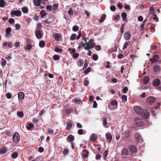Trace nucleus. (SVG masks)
Segmentation results:
<instances>
[{
	"label": "nucleus",
	"mask_w": 161,
	"mask_h": 161,
	"mask_svg": "<svg viewBox=\"0 0 161 161\" xmlns=\"http://www.w3.org/2000/svg\"><path fill=\"white\" fill-rule=\"evenodd\" d=\"M135 111L144 119H147L149 115V113L147 110L142 109L141 107L136 106L134 107Z\"/></svg>",
	"instance_id": "nucleus-1"
},
{
	"label": "nucleus",
	"mask_w": 161,
	"mask_h": 161,
	"mask_svg": "<svg viewBox=\"0 0 161 161\" xmlns=\"http://www.w3.org/2000/svg\"><path fill=\"white\" fill-rule=\"evenodd\" d=\"M42 30L41 29L36 28L35 31V34L37 38L40 39L42 38L43 34L42 33Z\"/></svg>",
	"instance_id": "nucleus-2"
},
{
	"label": "nucleus",
	"mask_w": 161,
	"mask_h": 161,
	"mask_svg": "<svg viewBox=\"0 0 161 161\" xmlns=\"http://www.w3.org/2000/svg\"><path fill=\"white\" fill-rule=\"evenodd\" d=\"M117 101L114 100L111 103L108 105V108L112 110H114L117 108Z\"/></svg>",
	"instance_id": "nucleus-3"
},
{
	"label": "nucleus",
	"mask_w": 161,
	"mask_h": 161,
	"mask_svg": "<svg viewBox=\"0 0 161 161\" xmlns=\"http://www.w3.org/2000/svg\"><path fill=\"white\" fill-rule=\"evenodd\" d=\"M135 125L138 126H142L143 124V122L142 119L138 118H136L134 119Z\"/></svg>",
	"instance_id": "nucleus-4"
},
{
	"label": "nucleus",
	"mask_w": 161,
	"mask_h": 161,
	"mask_svg": "<svg viewBox=\"0 0 161 161\" xmlns=\"http://www.w3.org/2000/svg\"><path fill=\"white\" fill-rule=\"evenodd\" d=\"M20 139L19 135L18 132H15L13 135V140L14 142L15 143L18 142Z\"/></svg>",
	"instance_id": "nucleus-5"
},
{
	"label": "nucleus",
	"mask_w": 161,
	"mask_h": 161,
	"mask_svg": "<svg viewBox=\"0 0 161 161\" xmlns=\"http://www.w3.org/2000/svg\"><path fill=\"white\" fill-rule=\"evenodd\" d=\"M156 101V98L155 97L152 96L148 97L147 100V103L149 104H152Z\"/></svg>",
	"instance_id": "nucleus-6"
},
{
	"label": "nucleus",
	"mask_w": 161,
	"mask_h": 161,
	"mask_svg": "<svg viewBox=\"0 0 161 161\" xmlns=\"http://www.w3.org/2000/svg\"><path fill=\"white\" fill-rule=\"evenodd\" d=\"M11 14L12 15L16 16L19 17L21 16V12L20 10H12L11 12Z\"/></svg>",
	"instance_id": "nucleus-7"
},
{
	"label": "nucleus",
	"mask_w": 161,
	"mask_h": 161,
	"mask_svg": "<svg viewBox=\"0 0 161 161\" xmlns=\"http://www.w3.org/2000/svg\"><path fill=\"white\" fill-rule=\"evenodd\" d=\"M89 44H90V47H89L88 46L87 47V49H91L92 48H93L96 45L95 43L94 42V40L92 39L89 40Z\"/></svg>",
	"instance_id": "nucleus-8"
},
{
	"label": "nucleus",
	"mask_w": 161,
	"mask_h": 161,
	"mask_svg": "<svg viewBox=\"0 0 161 161\" xmlns=\"http://www.w3.org/2000/svg\"><path fill=\"white\" fill-rule=\"evenodd\" d=\"M159 59V56L157 55L153 56L152 59H151V62L152 63H154L158 61Z\"/></svg>",
	"instance_id": "nucleus-9"
},
{
	"label": "nucleus",
	"mask_w": 161,
	"mask_h": 161,
	"mask_svg": "<svg viewBox=\"0 0 161 161\" xmlns=\"http://www.w3.org/2000/svg\"><path fill=\"white\" fill-rule=\"evenodd\" d=\"M11 29L10 27H8L6 30L5 36L6 37H8L11 35Z\"/></svg>",
	"instance_id": "nucleus-10"
},
{
	"label": "nucleus",
	"mask_w": 161,
	"mask_h": 161,
	"mask_svg": "<svg viewBox=\"0 0 161 161\" xmlns=\"http://www.w3.org/2000/svg\"><path fill=\"white\" fill-rule=\"evenodd\" d=\"M124 39L125 40H129L131 36V34L128 32H126L124 34Z\"/></svg>",
	"instance_id": "nucleus-11"
},
{
	"label": "nucleus",
	"mask_w": 161,
	"mask_h": 161,
	"mask_svg": "<svg viewBox=\"0 0 161 161\" xmlns=\"http://www.w3.org/2000/svg\"><path fill=\"white\" fill-rule=\"evenodd\" d=\"M121 15L122 18V20L125 22H127L128 20L127 18L126 13L125 12H123L122 13Z\"/></svg>",
	"instance_id": "nucleus-12"
},
{
	"label": "nucleus",
	"mask_w": 161,
	"mask_h": 161,
	"mask_svg": "<svg viewBox=\"0 0 161 161\" xmlns=\"http://www.w3.org/2000/svg\"><path fill=\"white\" fill-rule=\"evenodd\" d=\"M160 80L158 79H156L153 80V86H157L160 84Z\"/></svg>",
	"instance_id": "nucleus-13"
},
{
	"label": "nucleus",
	"mask_w": 161,
	"mask_h": 161,
	"mask_svg": "<svg viewBox=\"0 0 161 161\" xmlns=\"http://www.w3.org/2000/svg\"><path fill=\"white\" fill-rule=\"evenodd\" d=\"M129 149L131 152L134 153H136L137 151V149L136 147L133 146H130Z\"/></svg>",
	"instance_id": "nucleus-14"
},
{
	"label": "nucleus",
	"mask_w": 161,
	"mask_h": 161,
	"mask_svg": "<svg viewBox=\"0 0 161 161\" xmlns=\"http://www.w3.org/2000/svg\"><path fill=\"white\" fill-rule=\"evenodd\" d=\"M7 152V148L6 147L3 146L0 148V153L3 154Z\"/></svg>",
	"instance_id": "nucleus-15"
},
{
	"label": "nucleus",
	"mask_w": 161,
	"mask_h": 161,
	"mask_svg": "<svg viewBox=\"0 0 161 161\" xmlns=\"http://www.w3.org/2000/svg\"><path fill=\"white\" fill-rule=\"evenodd\" d=\"M18 97L19 100L22 101L24 98L25 95L23 92H19L18 93Z\"/></svg>",
	"instance_id": "nucleus-16"
},
{
	"label": "nucleus",
	"mask_w": 161,
	"mask_h": 161,
	"mask_svg": "<svg viewBox=\"0 0 161 161\" xmlns=\"http://www.w3.org/2000/svg\"><path fill=\"white\" fill-rule=\"evenodd\" d=\"M41 0H34L33 2L35 6H41Z\"/></svg>",
	"instance_id": "nucleus-17"
},
{
	"label": "nucleus",
	"mask_w": 161,
	"mask_h": 161,
	"mask_svg": "<svg viewBox=\"0 0 161 161\" xmlns=\"http://www.w3.org/2000/svg\"><path fill=\"white\" fill-rule=\"evenodd\" d=\"M136 142L137 143H138L140 141V136L139 134L138 133H136L135 134Z\"/></svg>",
	"instance_id": "nucleus-18"
},
{
	"label": "nucleus",
	"mask_w": 161,
	"mask_h": 161,
	"mask_svg": "<svg viewBox=\"0 0 161 161\" xmlns=\"http://www.w3.org/2000/svg\"><path fill=\"white\" fill-rule=\"evenodd\" d=\"M123 137L125 138H128L129 137L130 135L129 131L128 130H125L123 134Z\"/></svg>",
	"instance_id": "nucleus-19"
},
{
	"label": "nucleus",
	"mask_w": 161,
	"mask_h": 161,
	"mask_svg": "<svg viewBox=\"0 0 161 161\" xmlns=\"http://www.w3.org/2000/svg\"><path fill=\"white\" fill-rule=\"evenodd\" d=\"M128 150L126 148H124L121 152V155H128Z\"/></svg>",
	"instance_id": "nucleus-20"
},
{
	"label": "nucleus",
	"mask_w": 161,
	"mask_h": 161,
	"mask_svg": "<svg viewBox=\"0 0 161 161\" xmlns=\"http://www.w3.org/2000/svg\"><path fill=\"white\" fill-rule=\"evenodd\" d=\"M90 139L92 142H94L97 140V137L95 134H93L90 136Z\"/></svg>",
	"instance_id": "nucleus-21"
},
{
	"label": "nucleus",
	"mask_w": 161,
	"mask_h": 161,
	"mask_svg": "<svg viewBox=\"0 0 161 161\" xmlns=\"http://www.w3.org/2000/svg\"><path fill=\"white\" fill-rule=\"evenodd\" d=\"M67 139L69 142H72L74 141V137L72 135H70L67 137Z\"/></svg>",
	"instance_id": "nucleus-22"
},
{
	"label": "nucleus",
	"mask_w": 161,
	"mask_h": 161,
	"mask_svg": "<svg viewBox=\"0 0 161 161\" xmlns=\"http://www.w3.org/2000/svg\"><path fill=\"white\" fill-rule=\"evenodd\" d=\"M88 154V152L86 149H84L83 151L82 157L83 158H87Z\"/></svg>",
	"instance_id": "nucleus-23"
},
{
	"label": "nucleus",
	"mask_w": 161,
	"mask_h": 161,
	"mask_svg": "<svg viewBox=\"0 0 161 161\" xmlns=\"http://www.w3.org/2000/svg\"><path fill=\"white\" fill-rule=\"evenodd\" d=\"M72 125V122L70 120L69 122H68L67 123V125L66 127V129L67 130H69L71 127Z\"/></svg>",
	"instance_id": "nucleus-24"
},
{
	"label": "nucleus",
	"mask_w": 161,
	"mask_h": 161,
	"mask_svg": "<svg viewBox=\"0 0 161 161\" xmlns=\"http://www.w3.org/2000/svg\"><path fill=\"white\" fill-rule=\"evenodd\" d=\"M84 63V61L82 59H80L77 63V64L79 67H81L83 65Z\"/></svg>",
	"instance_id": "nucleus-25"
},
{
	"label": "nucleus",
	"mask_w": 161,
	"mask_h": 161,
	"mask_svg": "<svg viewBox=\"0 0 161 161\" xmlns=\"http://www.w3.org/2000/svg\"><path fill=\"white\" fill-rule=\"evenodd\" d=\"M153 69L155 72L158 73L160 71V68L158 66H156L153 67Z\"/></svg>",
	"instance_id": "nucleus-26"
},
{
	"label": "nucleus",
	"mask_w": 161,
	"mask_h": 161,
	"mask_svg": "<svg viewBox=\"0 0 161 161\" xmlns=\"http://www.w3.org/2000/svg\"><path fill=\"white\" fill-rule=\"evenodd\" d=\"M149 81V78L148 77H145L143 79V83L144 84L148 83Z\"/></svg>",
	"instance_id": "nucleus-27"
},
{
	"label": "nucleus",
	"mask_w": 161,
	"mask_h": 161,
	"mask_svg": "<svg viewBox=\"0 0 161 161\" xmlns=\"http://www.w3.org/2000/svg\"><path fill=\"white\" fill-rule=\"evenodd\" d=\"M54 38L56 40L59 41L60 40L61 36L58 34H56L54 35Z\"/></svg>",
	"instance_id": "nucleus-28"
},
{
	"label": "nucleus",
	"mask_w": 161,
	"mask_h": 161,
	"mask_svg": "<svg viewBox=\"0 0 161 161\" xmlns=\"http://www.w3.org/2000/svg\"><path fill=\"white\" fill-rule=\"evenodd\" d=\"M106 138L109 142H110L112 139V136L110 133L106 134Z\"/></svg>",
	"instance_id": "nucleus-29"
},
{
	"label": "nucleus",
	"mask_w": 161,
	"mask_h": 161,
	"mask_svg": "<svg viewBox=\"0 0 161 161\" xmlns=\"http://www.w3.org/2000/svg\"><path fill=\"white\" fill-rule=\"evenodd\" d=\"M90 43H89V42H86L85 43H83L82 44V45L83 46H84L85 47V50H87L88 49H87L86 48L88 46V47H90V44H89Z\"/></svg>",
	"instance_id": "nucleus-30"
},
{
	"label": "nucleus",
	"mask_w": 161,
	"mask_h": 161,
	"mask_svg": "<svg viewBox=\"0 0 161 161\" xmlns=\"http://www.w3.org/2000/svg\"><path fill=\"white\" fill-rule=\"evenodd\" d=\"M2 63H1V65L3 67V68L4 67V66L6 65V61L3 58H2Z\"/></svg>",
	"instance_id": "nucleus-31"
},
{
	"label": "nucleus",
	"mask_w": 161,
	"mask_h": 161,
	"mask_svg": "<svg viewBox=\"0 0 161 161\" xmlns=\"http://www.w3.org/2000/svg\"><path fill=\"white\" fill-rule=\"evenodd\" d=\"M45 43L43 41H41L39 43V46L40 47L42 48L44 47L45 46Z\"/></svg>",
	"instance_id": "nucleus-32"
},
{
	"label": "nucleus",
	"mask_w": 161,
	"mask_h": 161,
	"mask_svg": "<svg viewBox=\"0 0 161 161\" xmlns=\"http://www.w3.org/2000/svg\"><path fill=\"white\" fill-rule=\"evenodd\" d=\"M106 15L105 14H102V17L100 19L99 21L100 22H103L105 20L106 18Z\"/></svg>",
	"instance_id": "nucleus-33"
},
{
	"label": "nucleus",
	"mask_w": 161,
	"mask_h": 161,
	"mask_svg": "<svg viewBox=\"0 0 161 161\" xmlns=\"http://www.w3.org/2000/svg\"><path fill=\"white\" fill-rule=\"evenodd\" d=\"M76 37H77V35L76 34H72V35H71V36H70V40L71 41H74Z\"/></svg>",
	"instance_id": "nucleus-34"
},
{
	"label": "nucleus",
	"mask_w": 161,
	"mask_h": 161,
	"mask_svg": "<svg viewBox=\"0 0 161 161\" xmlns=\"http://www.w3.org/2000/svg\"><path fill=\"white\" fill-rule=\"evenodd\" d=\"M54 51L56 52L61 53L63 51V50L62 49L59 48L58 47H57L55 48Z\"/></svg>",
	"instance_id": "nucleus-35"
},
{
	"label": "nucleus",
	"mask_w": 161,
	"mask_h": 161,
	"mask_svg": "<svg viewBox=\"0 0 161 161\" xmlns=\"http://www.w3.org/2000/svg\"><path fill=\"white\" fill-rule=\"evenodd\" d=\"M58 5L57 4L55 3L53 4V10L55 11L57 10L58 8Z\"/></svg>",
	"instance_id": "nucleus-36"
},
{
	"label": "nucleus",
	"mask_w": 161,
	"mask_h": 161,
	"mask_svg": "<svg viewBox=\"0 0 161 161\" xmlns=\"http://www.w3.org/2000/svg\"><path fill=\"white\" fill-rule=\"evenodd\" d=\"M22 10L23 13H26L28 11V9L26 7H23L22 8Z\"/></svg>",
	"instance_id": "nucleus-37"
},
{
	"label": "nucleus",
	"mask_w": 161,
	"mask_h": 161,
	"mask_svg": "<svg viewBox=\"0 0 161 161\" xmlns=\"http://www.w3.org/2000/svg\"><path fill=\"white\" fill-rule=\"evenodd\" d=\"M34 126V125L32 123H30L28 124V126L26 127L28 130H30Z\"/></svg>",
	"instance_id": "nucleus-38"
},
{
	"label": "nucleus",
	"mask_w": 161,
	"mask_h": 161,
	"mask_svg": "<svg viewBox=\"0 0 161 161\" xmlns=\"http://www.w3.org/2000/svg\"><path fill=\"white\" fill-rule=\"evenodd\" d=\"M5 3L4 0H0V7H3L4 6Z\"/></svg>",
	"instance_id": "nucleus-39"
},
{
	"label": "nucleus",
	"mask_w": 161,
	"mask_h": 161,
	"mask_svg": "<svg viewBox=\"0 0 161 161\" xmlns=\"http://www.w3.org/2000/svg\"><path fill=\"white\" fill-rule=\"evenodd\" d=\"M17 115L20 117L22 118L24 116V113L22 112L19 111L17 113Z\"/></svg>",
	"instance_id": "nucleus-40"
},
{
	"label": "nucleus",
	"mask_w": 161,
	"mask_h": 161,
	"mask_svg": "<svg viewBox=\"0 0 161 161\" xmlns=\"http://www.w3.org/2000/svg\"><path fill=\"white\" fill-rule=\"evenodd\" d=\"M79 29V27L78 26L76 25L74 26L72 28L73 31H77Z\"/></svg>",
	"instance_id": "nucleus-41"
},
{
	"label": "nucleus",
	"mask_w": 161,
	"mask_h": 161,
	"mask_svg": "<svg viewBox=\"0 0 161 161\" xmlns=\"http://www.w3.org/2000/svg\"><path fill=\"white\" fill-rule=\"evenodd\" d=\"M53 59L55 61L58 60L59 59V56L57 55H55L53 57Z\"/></svg>",
	"instance_id": "nucleus-42"
},
{
	"label": "nucleus",
	"mask_w": 161,
	"mask_h": 161,
	"mask_svg": "<svg viewBox=\"0 0 161 161\" xmlns=\"http://www.w3.org/2000/svg\"><path fill=\"white\" fill-rule=\"evenodd\" d=\"M91 69L90 67H88L87 69H86L85 71H84V73L86 74L88 73L89 72H90L91 71Z\"/></svg>",
	"instance_id": "nucleus-43"
},
{
	"label": "nucleus",
	"mask_w": 161,
	"mask_h": 161,
	"mask_svg": "<svg viewBox=\"0 0 161 161\" xmlns=\"http://www.w3.org/2000/svg\"><path fill=\"white\" fill-rule=\"evenodd\" d=\"M68 14L69 15H73V12L71 8H70L68 12Z\"/></svg>",
	"instance_id": "nucleus-44"
},
{
	"label": "nucleus",
	"mask_w": 161,
	"mask_h": 161,
	"mask_svg": "<svg viewBox=\"0 0 161 161\" xmlns=\"http://www.w3.org/2000/svg\"><path fill=\"white\" fill-rule=\"evenodd\" d=\"M11 156L12 158H15L17 157L18 153H15L12 154Z\"/></svg>",
	"instance_id": "nucleus-45"
},
{
	"label": "nucleus",
	"mask_w": 161,
	"mask_h": 161,
	"mask_svg": "<svg viewBox=\"0 0 161 161\" xmlns=\"http://www.w3.org/2000/svg\"><path fill=\"white\" fill-rule=\"evenodd\" d=\"M88 65V61L86 59L85 60L84 62V64L83 66V68L85 69L87 68Z\"/></svg>",
	"instance_id": "nucleus-46"
},
{
	"label": "nucleus",
	"mask_w": 161,
	"mask_h": 161,
	"mask_svg": "<svg viewBox=\"0 0 161 161\" xmlns=\"http://www.w3.org/2000/svg\"><path fill=\"white\" fill-rule=\"evenodd\" d=\"M79 56V54L77 53H75L73 54L72 57L75 58H77Z\"/></svg>",
	"instance_id": "nucleus-47"
},
{
	"label": "nucleus",
	"mask_w": 161,
	"mask_h": 161,
	"mask_svg": "<svg viewBox=\"0 0 161 161\" xmlns=\"http://www.w3.org/2000/svg\"><path fill=\"white\" fill-rule=\"evenodd\" d=\"M32 48V46L31 44H28L26 45V47L25 48V50H29L31 49Z\"/></svg>",
	"instance_id": "nucleus-48"
},
{
	"label": "nucleus",
	"mask_w": 161,
	"mask_h": 161,
	"mask_svg": "<svg viewBox=\"0 0 161 161\" xmlns=\"http://www.w3.org/2000/svg\"><path fill=\"white\" fill-rule=\"evenodd\" d=\"M48 134L50 135L52 134L54 132V130L53 129H48L47 130Z\"/></svg>",
	"instance_id": "nucleus-49"
},
{
	"label": "nucleus",
	"mask_w": 161,
	"mask_h": 161,
	"mask_svg": "<svg viewBox=\"0 0 161 161\" xmlns=\"http://www.w3.org/2000/svg\"><path fill=\"white\" fill-rule=\"evenodd\" d=\"M93 58L94 61H96L98 59V57L97 54H93Z\"/></svg>",
	"instance_id": "nucleus-50"
},
{
	"label": "nucleus",
	"mask_w": 161,
	"mask_h": 161,
	"mask_svg": "<svg viewBox=\"0 0 161 161\" xmlns=\"http://www.w3.org/2000/svg\"><path fill=\"white\" fill-rule=\"evenodd\" d=\"M103 125L104 126H106V125H107V120L106 118H103Z\"/></svg>",
	"instance_id": "nucleus-51"
},
{
	"label": "nucleus",
	"mask_w": 161,
	"mask_h": 161,
	"mask_svg": "<svg viewBox=\"0 0 161 161\" xmlns=\"http://www.w3.org/2000/svg\"><path fill=\"white\" fill-rule=\"evenodd\" d=\"M6 96L8 98L10 99L12 97V94L10 93H7L6 94Z\"/></svg>",
	"instance_id": "nucleus-52"
},
{
	"label": "nucleus",
	"mask_w": 161,
	"mask_h": 161,
	"mask_svg": "<svg viewBox=\"0 0 161 161\" xmlns=\"http://www.w3.org/2000/svg\"><path fill=\"white\" fill-rule=\"evenodd\" d=\"M122 99L124 102H125L127 101V97L126 95H123L122 97Z\"/></svg>",
	"instance_id": "nucleus-53"
},
{
	"label": "nucleus",
	"mask_w": 161,
	"mask_h": 161,
	"mask_svg": "<svg viewBox=\"0 0 161 161\" xmlns=\"http://www.w3.org/2000/svg\"><path fill=\"white\" fill-rule=\"evenodd\" d=\"M128 45V43L127 42H125L124 44L122 49L124 50L126 48H127Z\"/></svg>",
	"instance_id": "nucleus-54"
},
{
	"label": "nucleus",
	"mask_w": 161,
	"mask_h": 161,
	"mask_svg": "<svg viewBox=\"0 0 161 161\" xmlns=\"http://www.w3.org/2000/svg\"><path fill=\"white\" fill-rule=\"evenodd\" d=\"M82 103V101L79 99H76L75 101V103L78 104H80Z\"/></svg>",
	"instance_id": "nucleus-55"
},
{
	"label": "nucleus",
	"mask_w": 161,
	"mask_h": 161,
	"mask_svg": "<svg viewBox=\"0 0 161 161\" xmlns=\"http://www.w3.org/2000/svg\"><path fill=\"white\" fill-rule=\"evenodd\" d=\"M95 48L96 50L99 51L101 50V47L100 46L97 45L95 47Z\"/></svg>",
	"instance_id": "nucleus-56"
},
{
	"label": "nucleus",
	"mask_w": 161,
	"mask_h": 161,
	"mask_svg": "<svg viewBox=\"0 0 161 161\" xmlns=\"http://www.w3.org/2000/svg\"><path fill=\"white\" fill-rule=\"evenodd\" d=\"M110 9L112 11H114L116 10V7L112 5L110 7Z\"/></svg>",
	"instance_id": "nucleus-57"
},
{
	"label": "nucleus",
	"mask_w": 161,
	"mask_h": 161,
	"mask_svg": "<svg viewBox=\"0 0 161 161\" xmlns=\"http://www.w3.org/2000/svg\"><path fill=\"white\" fill-rule=\"evenodd\" d=\"M89 82L87 79H85L84 81V84L85 86H86L89 84Z\"/></svg>",
	"instance_id": "nucleus-58"
},
{
	"label": "nucleus",
	"mask_w": 161,
	"mask_h": 161,
	"mask_svg": "<svg viewBox=\"0 0 161 161\" xmlns=\"http://www.w3.org/2000/svg\"><path fill=\"white\" fill-rule=\"evenodd\" d=\"M47 10L51 11L52 9L53 8L51 6V5H47Z\"/></svg>",
	"instance_id": "nucleus-59"
},
{
	"label": "nucleus",
	"mask_w": 161,
	"mask_h": 161,
	"mask_svg": "<svg viewBox=\"0 0 161 161\" xmlns=\"http://www.w3.org/2000/svg\"><path fill=\"white\" fill-rule=\"evenodd\" d=\"M8 22L10 23L13 24L14 23V20L13 18H10L8 20Z\"/></svg>",
	"instance_id": "nucleus-60"
},
{
	"label": "nucleus",
	"mask_w": 161,
	"mask_h": 161,
	"mask_svg": "<svg viewBox=\"0 0 161 161\" xmlns=\"http://www.w3.org/2000/svg\"><path fill=\"white\" fill-rule=\"evenodd\" d=\"M128 90V88L127 87H125L123 90L124 93L125 94Z\"/></svg>",
	"instance_id": "nucleus-61"
},
{
	"label": "nucleus",
	"mask_w": 161,
	"mask_h": 161,
	"mask_svg": "<svg viewBox=\"0 0 161 161\" xmlns=\"http://www.w3.org/2000/svg\"><path fill=\"white\" fill-rule=\"evenodd\" d=\"M119 18V15H115L114 17V19L116 21H118Z\"/></svg>",
	"instance_id": "nucleus-62"
},
{
	"label": "nucleus",
	"mask_w": 161,
	"mask_h": 161,
	"mask_svg": "<svg viewBox=\"0 0 161 161\" xmlns=\"http://www.w3.org/2000/svg\"><path fill=\"white\" fill-rule=\"evenodd\" d=\"M78 133L79 135H82L83 134V130L82 129H80L78 131Z\"/></svg>",
	"instance_id": "nucleus-63"
},
{
	"label": "nucleus",
	"mask_w": 161,
	"mask_h": 161,
	"mask_svg": "<svg viewBox=\"0 0 161 161\" xmlns=\"http://www.w3.org/2000/svg\"><path fill=\"white\" fill-rule=\"evenodd\" d=\"M38 150L40 153H42L44 151V149L42 147H40L39 148Z\"/></svg>",
	"instance_id": "nucleus-64"
}]
</instances>
